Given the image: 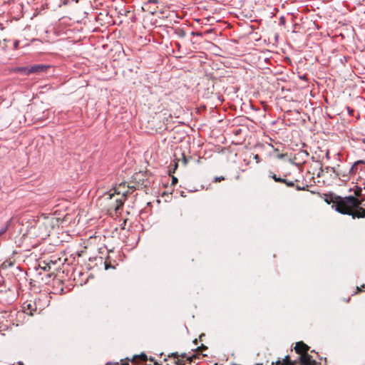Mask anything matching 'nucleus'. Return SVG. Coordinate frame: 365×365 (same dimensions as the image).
Returning a JSON list of instances; mask_svg holds the SVG:
<instances>
[{
  "instance_id": "2eb2a0df",
  "label": "nucleus",
  "mask_w": 365,
  "mask_h": 365,
  "mask_svg": "<svg viewBox=\"0 0 365 365\" xmlns=\"http://www.w3.org/2000/svg\"><path fill=\"white\" fill-rule=\"evenodd\" d=\"M225 180V178L223 176H220V177H215V182H220L222 180Z\"/></svg>"
},
{
  "instance_id": "f8f14e48",
  "label": "nucleus",
  "mask_w": 365,
  "mask_h": 365,
  "mask_svg": "<svg viewBox=\"0 0 365 365\" xmlns=\"http://www.w3.org/2000/svg\"><path fill=\"white\" fill-rule=\"evenodd\" d=\"M365 292V284H363L360 287H356V291L351 295L359 294L360 292Z\"/></svg>"
},
{
  "instance_id": "6ab92c4d",
  "label": "nucleus",
  "mask_w": 365,
  "mask_h": 365,
  "mask_svg": "<svg viewBox=\"0 0 365 365\" xmlns=\"http://www.w3.org/2000/svg\"><path fill=\"white\" fill-rule=\"evenodd\" d=\"M47 268H48V270H49L51 269L49 264H46L45 267H43V269L44 270H47Z\"/></svg>"
},
{
  "instance_id": "f03ea898",
  "label": "nucleus",
  "mask_w": 365,
  "mask_h": 365,
  "mask_svg": "<svg viewBox=\"0 0 365 365\" xmlns=\"http://www.w3.org/2000/svg\"><path fill=\"white\" fill-rule=\"evenodd\" d=\"M135 189L134 185H130L126 182H122L114 187V192L108 194L107 197L110 200L108 203L110 210L118 212L122 208L128 194L132 193Z\"/></svg>"
},
{
  "instance_id": "4be33fe9",
  "label": "nucleus",
  "mask_w": 365,
  "mask_h": 365,
  "mask_svg": "<svg viewBox=\"0 0 365 365\" xmlns=\"http://www.w3.org/2000/svg\"><path fill=\"white\" fill-rule=\"evenodd\" d=\"M185 32L182 31V30H180V33H179V35L182 36H185Z\"/></svg>"
},
{
  "instance_id": "bb28decb",
  "label": "nucleus",
  "mask_w": 365,
  "mask_h": 365,
  "mask_svg": "<svg viewBox=\"0 0 365 365\" xmlns=\"http://www.w3.org/2000/svg\"><path fill=\"white\" fill-rule=\"evenodd\" d=\"M349 300H350V298H349V297L347 299H344V301H345L346 302H349Z\"/></svg>"
},
{
  "instance_id": "b1692460",
  "label": "nucleus",
  "mask_w": 365,
  "mask_h": 365,
  "mask_svg": "<svg viewBox=\"0 0 365 365\" xmlns=\"http://www.w3.org/2000/svg\"><path fill=\"white\" fill-rule=\"evenodd\" d=\"M327 169L328 170V169H329V168H327ZM330 170H331L332 172H334V173H335V172H336V171H335V168H330Z\"/></svg>"
},
{
  "instance_id": "412c9836",
  "label": "nucleus",
  "mask_w": 365,
  "mask_h": 365,
  "mask_svg": "<svg viewBox=\"0 0 365 365\" xmlns=\"http://www.w3.org/2000/svg\"><path fill=\"white\" fill-rule=\"evenodd\" d=\"M178 182V179L175 177H173V182L172 184H175Z\"/></svg>"
},
{
  "instance_id": "aec40b11",
  "label": "nucleus",
  "mask_w": 365,
  "mask_h": 365,
  "mask_svg": "<svg viewBox=\"0 0 365 365\" xmlns=\"http://www.w3.org/2000/svg\"><path fill=\"white\" fill-rule=\"evenodd\" d=\"M19 41H15V43H14V48H18V46H19Z\"/></svg>"
},
{
  "instance_id": "c756f323",
  "label": "nucleus",
  "mask_w": 365,
  "mask_h": 365,
  "mask_svg": "<svg viewBox=\"0 0 365 365\" xmlns=\"http://www.w3.org/2000/svg\"><path fill=\"white\" fill-rule=\"evenodd\" d=\"M362 142H363L364 143H365V138H364V139L362 140Z\"/></svg>"
},
{
  "instance_id": "4468645a",
  "label": "nucleus",
  "mask_w": 365,
  "mask_h": 365,
  "mask_svg": "<svg viewBox=\"0 0 365 365\" xmlns=\"http://www.w3.org/2000/svg\"><path fill=\"white\" fill-rule=\"evenodd\" d=\"M293 181H294V183H295V182H298L299 180L296 179V180H293ZM294 187H296V189H297V190H306V187H301V186H299V185H295V184H294Z\"/></svg>"
},
{
  "instance_id": "20e7f679",
  "label": "nucleus",
  "mask_w": 365,
  "mask_h": 365,
  "mask_svg": "<svg viewBox=\"0 0 365 365\" xmlns=\"http://www.w3.org/2000/svg\"><path fill=\"white\" fill-rule=\"evenodd\" d=\"M22 309L24 313L29 315H34L35 313L39 312L35 302H26L22 305Z\"/></svg>"
},
{
  "instance_id": "c85d7f7f",
  "label": "nucleus",
  "mask_w": 365,
  "mask_h": 365,
  "mask_svg": "<svg viewBox=\"0 0 365 365\" xmlns=\"http://www.w3.org/2000/svg\"><path fill=\"white\" fill-rule=\"evenodd\" d=\"M173 355L175 356V357H177L178 356V354L175 353V354H173Z\"/></svg>"
},
{
  "instance_id": "a878e982",
  "label": "nucleus",
  "mask_w": 365,
  "mask_h": 365,
  "mask_svg": "<svg viewBox=\"0 0 365 365\" xmlns=\"http://www.w3.org/2000/svg\"><path fill=\"white\" fill-rule=\"evenodd\" d=\"M255 158L256 160H258V159H259V155H256L255 156Z\"/></svg>"
},
{
  "instance_id": "5701e85b",
  "label": "nucleus",
  "mask_w": 365,
  "mask_h": 365,
  "mask_svg": "<svg viewBox=\"0 0 365 365\" xmlns=\"http://www.w3.org/2000/svg\"><path fill=\"white\" fill-rule=\"evenodd\" d=\"M178 166V162H175V163H174V170L175 169H177Z\"/></svg>"
},
{
  "instance_id": "7ed1b4c3",
  "label": "nucleus",
  "mask_w": 365,
  "mask_h": 365,
  "mask_svg": "<svg viewBox=\"0 0 365 365\" xmlns=\"http://www.w3.org/2000/svg\"><path fill=\"white\" fill-rule=\"evenodd\" d=\"M52 219L48 217H43L39 219L35 224L34 229L37 228V232H34L37 237L44 239L49 236L50 232L53 227Z\"/></svg>"
},
{
  "instance_id": "9d476101",
  "label": "nucleus",
  "mask_w": 365,
  "mask_h": 365,
  "mask_svg": "<svg viewBox=\"0 0 365 365\" xmlns=\"http://www.w3.org/2000/svg\"><path fill=\"white\" fill-rule=\"evenodd\" d=\"M158 1H145L143 5L142 6V9L145 11H148L152 14H155L157 13V11L156 10H152V9H150V5L151 4H155L156 3H158Z\"/></svg>"
},
{
  "instance_id": "393cba45",
  "label": "nucleus",
  "mask_w": 365,
  "mask_h": 365,
  "mask_svg": "<svg viewBox=\"0 0 365 365\" xmlns=\"http://www.w3.org/2000/svg\"><path fill=\"white\" fill-rule=\"evenodd\" d=\"M18 365H24V364L22 361H19Z\"/></svg>"
},
{
  "instance_id": "f3484780",
  "label": "nucleus",
  "mask_w": 365,
  "mask_h": 365,
  "mask_svg": "<svg viewBox=\"0 0 365 365\" xmlns=\"http://www.w3.org/2000/svg\"><path fill=\"white\" fill-rule=\"evenodd\" d=\"M207 349V347L206 346L202 344L200 346H199L197 348V350L200 351H202L203 350H205Z\"/></svg>"
},
{
  "instance_id": "423d86ee",
  "label": "nucleus",
  "mask_w": 365,
  "mask_h": 365,
  "mask_svg": "<svg viewBox=\"0 0 365 365\" xmlns=\"http://www.w3.org/2000/svg\"><path fill=\"white\" fill-rule=\"evenodd\" d=\"M299 359L302 365H317L316 361L312 359L308 353L301 355Z\"/></svg>"
},
{
  "instance_id": "f257e3e1",
  "label": "nucleus",
  "mask_w": 365,
  "mask_h": 365,
  "mask_svg": "<svg viewBox=\"0 0 365 365\" xmlns=\"http://www.w3.org/2000/svg\"><path fill=\"white\" fill-rule=\"evenodd\" d=\"M325 201L328 204L332 203L338 212L351 215L354 219L365 217V204L362 205V200L353 195L342 197L330 195L327 196Z\"/></svg>"
},
{
  "instance_id": "dca6fc26",
  "label": "nucleus",
  "mask_w": 365,
  "mask_h": 365,
  "mask_svg": "<svg viewBox=\"0 0 365 365\" xmlns=\"http://www.w3.org/2000/svg\"><path fill=\"white\" fill-rule=\"evenodd\" d=\"M346 110H347L349 115H351V116L354 115V109L351 108L349 106H347Z\"/></svg>"
},
{
  "instance_id": "ddd939ff",
  "label": "nucleus",
  "mask_w": 365,
  "mask_h": 365,
  "mask_svg": "<svg viewBox=\"0 0 365 365\" xmlns=\"http://www.w3.org/2000/svg\"><path fill=\"white\" fill-rule=\"evenodd\" d=\"M361 192H362L361 188L356 187V189L354 190V195L355 196H354V197L359 199L357 197H360L361 195Z\"/></svg>"
},
{
  "instance_id": "a211bd4d",
  "label": "nucleus",
  "mask_w": 365,
  "mask_h": 365,
  "mask_svg": "<svg viewBox=\"0 0 365 365\" xmlns=\"http://www.w3.org/2000/svg\"><path fill=\"white\" fill-rule=\"evenodd\" d=\"M182 164L185 166L187 164V159L185 158V157L183 154H182Z\"/></svg>"
},
{
  "instance_id": "0eeeda50",
  "label": "nucleus",
  "mask_w": 365,
  "mask_h": 365,
  "mask_svg": "<svg viewBox=\"0 0 365 365\" xmlns=\"http://www.w3.org/2000/svg\"><path fill=\"white\" fill-rule=\"evenodd\" d=\"M269 177L272 178L275 182H281L286 184L288 187H294V182L287 180L286 178H282L279 177H277L275 174L270 173Z\"/></svg>"
},
{
  "instance_id": "6e6552de",
  "label": "nucleus",
  "mask_w": 365,
  "mask_h": 365,
  "mask_svg": "<svg viewBox=\"0 0 365 365\" xmlns=\"http://www.w3.org/2000/svg\"><path fill=\"white\" fill-rule=\"evenodd\" d=\"M147 356L145 354H141L139 356H135L132 362L135 365H146L145 363L147 361Z\"/></svg>"
},
{
  "instance_id": "39448f33",
  "label": "nucleus",
  "mask_w": 365,
  "mask_h": 365,
  "mask_svg": "<svg viewBox=\"0 0 365 365\" xmlns=\"http://www.w3.org/2000/svg\"><path fill=\"white\" fill-rule=\"evenodd\" d=\"M309 349V346L304 344L303 341L297 342L294 346L295 351L300 354V356L308 353Z\"/></svg>"
},
{
  "instance_id": "cd10ccee",
  "label": "nucleus",
  "mask_w": 365,
  "mask_h": 365,
  "mask_svg": "<svg viewBox=\"0 0 365 365\" xmlns=\"http://www.w3.org/2000/svg\"><path fill=\"white\" fill-rule=\"evenodd\" d=\"M195 344H197V339H195L194 341H193Z\"/></svg>"
},
{
  "instance_id": "9b49d317",
  "label": "nucleus",
  "mask_w": 365,
  "mask_h": 365,
  "mask_svg": "<svg viewBox=\"0 0 365 365\" xmlns=\"http://www.w3.org/2000/svg\"><path fill=\"white\" fill-rule=\"evenodd\" d=\"M46 66L43 65H35L31 66L29 69V73H41L44 71L46 69Z\"/></svg>"
},
{
  "instance_id": "1a4fd4ad",
  "label": "nucleus",
  "mask_w": 365,
  "mask_h": 365,
  "mask_svg": "<svg viewBox=\"0 0 365 365\" xmlns=\"http://www.w3.org/2000/svg\"><path fill=\"white\" fill-rule=\"evenodd\" d=\"M271 365H296L295 361H292L289 356H286L282 360L272 362Z\"/></svg>"
}]
</instances>
